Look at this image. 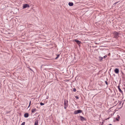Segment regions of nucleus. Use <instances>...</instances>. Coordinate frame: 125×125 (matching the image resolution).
Masks as SVG:
<instances>
[{
  "instance_id": "c756f323",
  "label": "nucleus",
  "mask_w": 125,
  "mask_h": 125,
  "mask_svg": "<svg viewBox=\"0 0 125 125\" xmlns=\"http://www.w3.org/2000/svg\"><path fill=\"white\" fill-rule=\"evenodd\" d=\"M31 71H33L32 70H31Z\"/></svg>"
},
{
  "instance_id": "423d86ee",
  "label": "nucleus",
  "mask_w": 125,
  "mask_h": 125,
  "mask_svg": "<svg viewBox=\"0 0 125 125\" xmlns=\"http://www.w3.org/2000/svg\"><path fill=\"white\" fill-rule=\"evenodd\" d=\"M74 41L79 45L80 46V44L81 43L80 41L78 40H75Z\"/></svg>"
},
{
  "instance_id": "20e7f679",
  "label": "nucleus",
  "mask_w": 125,
  "mask_h": 125,
  "mask_svg": "<svg viewBox=\"0 0 125 125\" xmlns=\"http://www.w3.org/2000/svg\"><path fill=\"white\" fill-rule=\"evenodd\" d=\"M23 9L26 8H29L30 6L28 4H24L23 5Z\"/></svg>"
},
{
  "instance_id": "393cba45",
  "label": "nucleus",
  "mask_w": 125,
  "mask_h": 125,
  "mask_svg": "<svg viewBox=\"0 0 125 125\" xmlns=\"http://www.w3.org/2000/svg\"><path fill=\"white\" fill-rule=\"evenodd\" d=\"M110 118V117H108V118H107L106 120L109 119Z\"/></svg>"
},
{
  "instance_id": "7c9ffc66",
  "label": "nucleus",
  "mask_w": 125,
  "mask_h": 125,
  "mask_svg": "<svg viewBox=\"0 0 125 125\" xmlns=\"http://www.w3.org/2000/svg\"><path fill=\"white\" fill-rule=\"evenodd\" d=\"M101 125H103L102 124H101Z\"/></svg>"
},
{
  "instance_id": "bb28decb",
  "label": "nucleus",
  "mask_w": 125,
  "mask_h": 125,
  "mask_svg": "<svg viewBox=\"0 0 125 125\" xmlns=\"http://www.w3.org/2000/svg\"><path fill=\"white\" fill-rule=\"evenodd\" d=\"M95 44H98V43H95Z\"/></svg>"
},
{
  "instance_id": "4468645a",
  "label": "nucleus",
  "mask_w": 125,
  "mask_h": 125,
  "mask_svg": "<svg viewBox=\"0 0 125 125\" xmlns=\"http://www.w3.org/2000/svg\"><path fill=\"white\" fill-rule=\"evenodd\" d=\"M36 110L35 108L33 109L32 110V113L35 112Z\"/></svg>"
},
{
  "instance_id": "f3484780",
  "label": "nucleus",
  "mask_w": 125,
  "mask_h": 125,
  "mask_svg": "<svg viewBox=\"0 0 125 125\" xmlns=\"http://www.w3.org/2000/svg\"><path fill=\"white\" fill-rule=\"evenodd\" d=\"M40 104L42 106L44 105V104L42 102L40 103Z\"/></svg>"
},
{
  "instance_id": "39448f33",
  "label": "nucleus",
  "mask_w": 125,
  "mask_h": 125,
  "mask_svg": "<svg viewBox=\"0 0 125 125\" xmlns=\"http://www.w3.org/2000/svg\"><path fill=\"white\" fill-rule=\"evenodd\" d=\"M80 119L82 121H86V118H85L84 117H83L82 116H80Z\"/></svg>"
},
{
  "instance_id": "dca6fc26",
  "label": "nucleus",
  "mask_w": 125,
  "mask_h": 125,
  "mask_svg": "<svg viewBox=\"0 0 125 125\" xmlns=\"http://www.w3.org/2000/svg\"><path fill=\"white\" fill-rule=\"evenodd\" d=\"M57 57L55 59L56 60L58 58V57L59 56L60 54H58L57 55Z\"/></svg>"
},
{
  "instance_id": "1a4fd4ad",
  "label": "nucleus",
  "mask_w": 125,
  "mask_h": 125,
  "mask_svg": "<svg viewBox=\"0 0 125 125\" xmlns=\"http://www.w3.org/2000/svg\"><path fill=\"white\" fill-rule=\"evenodd\" d=\"M117 117L116 118V121H118L119 120V119L120 118V116L118 115H117Z\"/></svg>"
},
{
  "instance_id": "6e6552de",
  "label": "nucleus",
  "mask_w": 125,
  "mask_h": 125,
  "mask_svg": "<svg viewBox=\"0 0 125 125\" xmlns=\"http://www.w3.org/2000/svg\"><path fill=\"white\" fill-rule=\"evenodd\" d=\"M29 114L27 113H25L24 114V116L25 118H27L29 116Z\"/></svg>"
},
{
  "instance_id": "cd10ccee",
  "label": "nucleus",
  "mask_w": 125,
  "mask_h": 125,
  "mask_svg": "<svg viewBox=\"0 0 125 125\" xmlns=\"http://www.w3.org/2000/svg\"><path fill=\"white\" fill-rule=\"evenodd\" d=\"M30 70H31V68H29Z\"/></svg>"
},
{
  "instance_id": "5701e85b",
  "label": "nucleus",
  "mask_w": 125,
  "mask_h": 125,
  "mask_svg": "<svg viewBox=\"0 0 125 125\" xmlns=\"http://www.w3.org/2000/svg\"><path fill=\"white\" fill-rule=\"evenodd\" d=\"M107 56V55H105L104 56V58H106V57Z\"/></svg>"
},
{
  "instance_id": "f257e3e1",
  "label": "nucleus",
  "mask_w": 125,
  "mask_h": 125,
  "mask_svg": "<svg viewBox=\"0 0 125 125\" xmlns=\"http://www.w3.org/2000/svg\"><path fill=\"white\" fill-rule=\"evenodd\" d=\"M64 108L65 109H66V108L68 106V101L67 100H64Z\"/></svg>"
},
{
  "instance_id": "7ed1b4c3",
  "label": "nucleus",
  "mask_w": 125,
  "mask_h": 125,
  "mask_svg": "<svg viewBox=\"0 0 125 125\" xmlns=\"http://www.w3.org/2000/svg\"><path fill=\"white\" fill-rule=\"evenodd\" d=\"M113 34L115 38H118L119 34V33L118 32L115 31H114L113 33Z\"/></svg>"
},
{
  "instance_id": "9d476101",
  "label": "nucleus",
  "mask_w": 125,
  "mask_h": 125,
  "mask_svg": "<svg viewBox=\"0 0 125 125\" xmlns=\"http://www.w3.org/2000/svg\"><path fill=\"white\" fill-rule=\"evenodd\" d=\"M68 5L70 6H72L73 5V3L72 2H69L68 3Z\"/></svg>"
},
{
  "instance_id": "4be33fe9",
  "label": "nucleus",
  "mask_w": 125,
  "mask_h": 125,
  "mask_svg": "<svg viewBox=\"0 0 125 125\" xmlns=\"http://www.w3.org/2000/svg\"><path fill=\"white\" fill-rule=\"evenodd\" d=\"M75 98L77 99H79V97H78V96H75Z\"/></svg>"
},
{
  "instance_id": "f03ea898",
  "label": "nucleus",
  "mask_w": 125,
  "mask_h": 125,
  "mask_svg": "<svg viewBox=\"0 0 125 125\" xmlns=\"http://www.w3.org/2000/svg\"><path fill=\"white\" fill-rule=\"evenodd\" d=\"M82 111L80 110H75L74 111V114H78L82 113Z\"/></svg>"
},
{
  "instance_id": "ddd939ff",
  "label": "nucleus",
  "mask_w": 125,
  "mask_h": 125,
  "mask_svg": "<svg viewBox=\"0 0 125 125\" xmlns=\"http://www.w3.org/2000/svg\"><path fill=\"white\" fill-rule=\"evenodd\" d=\"M103 59V57L101 56H99V59L100 61H101Z\"/></svg>"
},
{
  "instance_id": "9b49d317",
  "label": "nucleus",
  "mask_w": 125,
  "mask_h": 125,
  "mask_svg": "<svg viewBox=\"0 0 125 125\" xmlns=\"http://www.w3.org/2000/svg\"><path fill=\"white\" fill-rule=\"evenodd\" d=\"M38 120H36L35 123L34 125H38Z\"/></svg>"
},
{
  "instance_id": "b1692460",
  "label": "nucleus",
  "mask_w": 125,
  "mask_h": 125,
  "mask_svg": "<svg viewBox=\"0 0 125 125\" xmlns=\"http://www.w3.org/2000/svg\"><path fill=\"white\" fill-rule=\"evenodd\" d=\"M31 101H30V103H29V106H28V107H29V106L31 104Z\"/></svg>"
},
{
  "instance_id": "0eeeda50",
  "label": "nucleus",
  "mask_w": 125,
  "mask_h": 125,
  "mask_svg": "<svg viewBox=\"0 0 125 125\" xmlns=\"http://www.w3.org/2000/svg\"><path fill=\"white\" fill-rule=\"evenodd\" d=\"M119 70L118 68H116L114 70V72L115 73L118 74L119 73Z\"/></svg>"
},
{
  "instance_id": "2eb2a0df",
  "label": "nucleus",
  "mask_w": 125,
  "mask_h": 125,
  "mask_svg": "<svg viewBox=\"0 0 125 125\" xmlns=\"http://www.w3.org/2000/svg\"><path fill=\"white\" fill-rule=\"evenodd\" d=\"M32 51H34L35 52L36 51L35 49L34 48H32Z\"/></svg>"
},
{
  "instance_id": "6ab92c4d",
  "label": "nucleus",
  "mask_w": 125,
  "mask_h": 125,
  "mask_svg": "<svg viewBox=\"0 0 125 125\" xmlns=\"http://www.w3.org/2000/svg\"><path fill=\"white\" fill-rule=\"evenodd\" d=\"M119 2V1L117 2H115V3H114V4H113V5H115H115H116L117 3H118V2Z\"/></svg>"
},
{
  "instance_id": "412c9836",
  "label": "nucleus",
  "mask_w": 125,
  "mask_h": 125,
  "mask_svg": "<svg viewBox=\"0 0 125 125\" xmlns=\"http://www.w3.org/2000/svg\"><path fill=\"white\" fill-rule=\"evenodd\" d=\"M25 124V122H24L22 123V124H21V125H24Z\"/></svg>"
},
{
  "instance_id": "f8f14e48",
  "label": "nucleus",
  "mask_w": 125,
  "mask_h": 125,
  "mask_svg": "<svg viewBox=\"0 0 125 125\" xmlns=\"http://www.w3.org/2000/svg\"><path fill=\"white\" fill-rule=\"evenodd\" d=\"M118 89L119 90L120 92L121 93H123V92L121 90V89H120V88L119 86H118Z\"/></svg>"
},
{
  "instance_id": "aec40b11",
  "label": "nucleus",
  "mask_w": 125,
  "mask_h": 125,
  "mask_svg": "<svg viewBox=\"0 0 125 125\" xmlns=\"http://www.w3.org/2000/svg\"><path fill=\"white\" fill-rule=\"evenodd\" d=\"M106 84L107 85H108V82L107 81H105V82Z\"/></svg>"
},
{
  "instance_id": "c85d7f7f",
  "label": "nucleus",
  "mask_w": 125,
  "mask_h": 125,
  "mask_svg": "<svg viewBox=\"0 0 125 125\" xmlns=\"http://www.w3.org/2000/svg\"><path fill=\"white\" fill-rule=\"evenodd\" d=\"M33 53V52H32V53Z\"/></svg>"
},
{
  "instance_id": "a878e982",
  "label": "nucleus",
  "mask_w": 125,
  "mask_h": 125,
  "mask_svg": "<svg viewBox=\"0 0 125 125\" xmlns=\"http://www.w3.org/2000/svg\"><path fill=\"white\" fill-rule=\"evenodd\" d=\"M102 123V125H103V124L104 123V122H103Z\"/></svg>"
},
{
  "instance_id": "a211bd4d",
  "label": "nucleus",
  "mask_w": 125,
  "mask_h": 125,
  "mask_svg": "<svg viewBox=\"0 0 125 125\" xmlns=\"http://www.w3.org/2000/svg\"><path fill=\"white\" fill-rule=\"evenodd\" d=\"M76 91V89L75 88H74L73 89V91L74 92H75Z\"/></svg>"
}]
</instances>
